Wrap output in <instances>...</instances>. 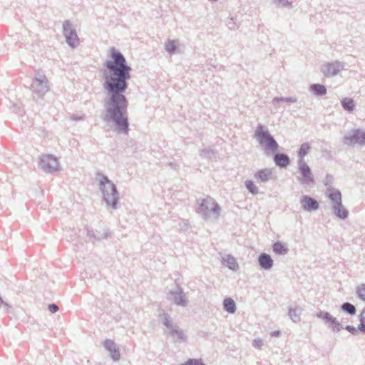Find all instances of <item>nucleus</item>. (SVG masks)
<instances>
[{
    "instance_id": "18",
    "label": "nucleus",
    "mask_w": 365,
    "mask_h": 365,
    "mask_svg": "<svg viewBox=\"0 0 365 365\" xmlns=\"http://www.w3.org/2000/svg\"><path fill=\"white\" fill-rule=\"evenodd\" d=\"M272 171L268 169L262 170L257 173V178L261 181H267L270 179Z\"/></svg>"
},
{
    "instance_id": "16",
    "label": "nucleus",
    "mask_w": 365,
    "mask_h": 365,
    "mask_svg": "<svg viewBox=\"0 0 365 365\" xmlns=\"http://www.w3.org/2000/svg\"><path fill=\"white\" fill-rule=\"evenodd\" d=\"M223 263L225 266L228 267L230 269L232 270H235L238 264L235 260V259L232 256H227L223 259Z\"/></svg>"
},
{
    "instance_id": "10",
    "label": "nucleus",
    "mask_w": 365,
    "mask_h": 365,
    "mask_svg": "<svg viewBox=\"0 0 365 365\" xmlns=\"http://www.w3.org/2000/svg\"><path fill=\"white\" fill-rule=\"evenodd\" d=\"M258 260L260 266L265 269H270L273 265V260L267 254H261Z\"/></svg>"
},
{
    "instance_id": "3",
    "label": "nucleus",
    "mask_w": 365,
    "mask_h": 365,
    "mask_svg": "<svg viewBox=\"0 0 365 365\" xmlns=\"http://www.w3.org/2000/svg\"><path fill=\"white\" fill-rule=\"evenodd\" d=\"M41 166L48 172H54L60 169L58 159L52 155H43L41 159Z\"/></svg>"
},
{
    "instance_id": "28",
    "label": "nucleus",
    "mask_w": 365,
    "mask_h": 365,
    "mask_svg": "<svg viewBox=\"0 0 365 365\" xmlns=\"http://www.w3.org/2000/svg\"><path fill=\"white\" fill-rule=\"evenodd\" d=\"M329 324H330V327H331V329L334 331H340L341 327L340 324L336 321V319H335V323L334 322H331Z\"/></svg>"
},
{
    "instance_id": "19",
    "label": "nucleus",
    "mask_w": 365,
    "mask_h": 365,
    "mask_svg": "<svg viewBox=\"0 0 365 365\" xmlns=\"http://www.w3.org/2000/svg\"><path fill=\"white\" fill-rule=\"evenodd\" d=\"M311 90L314 92L316 95H324L327 93V88L321 84H313L311 86Z\"/></svg>"
},
{
    "instance_id": "33",
    "label": "nucleus",
    "mask_w": 365,
    "mask_h": 365,
    "mask_svg": "<svg viewBox=\"0 0 365 365\" xmlns=\"http://www.w3.org/2000/svg\"><path fill=\"white\" fill-rule=\"evenodd\" d=\"M99 181H100V182L103 183V182H106L108 181V179H107V178L103 176L102 178H101L99 180Z\"/></svg>"
},
{
    "instance_id": "9",
    "label": "nucleus",
    "mask_w": 365,
    "mask_h": 365,
    "mask_svg": "<svg viewBox=\"0 0 365 365\" xmlns=\"http://www.w3.org/2000/svg\"><path fill=\"white\" fill-rule=\"evenodd\" d=\"M301 203L304 210H316L319 207L318 202L308 196H304L302 199Z\"/></svg>"
},
{
    "instance_id": "22",
    "label": "nucleus",
    "mask_w": 365,
    "mask_h": 365,
    "mask_svg": "<svg viewBox=\"0 0 365 365\" xmlns=\"http://www.w3.org/2000/svg\"><path fill=\"white\" fill-rule=\"evenodd\" d=\"M359 324L358 326V329L361 332L365 333V310H363L359 317Z\"/></svg>"
},
{
    "instance_id": "35",
    "label": "nucleus",
    "mask_w": 365,
    "mask_h": 365,
    "mask_svg": "<svg viewBox=\"0 0 365 365\" xmlns=\"http://www.w3.org/2000/svg\"><path fill=\"white\" fill-rule=\"evenodd\" d=\"M0 304H4V305H6V304L3 301V299H1V297H0Z\"/></svg>"
},
{
    "instance_id": "17",
    "label": "nucleus",
    "mask_w": 365,
    "mask_h": 365,
    "mask_svg": "<svg viewBox=\"0 0 365 365\" xmlns=\"http://www.w3.org/2000/svg\"><path fill=\"white\" fill-rule=\"evenodd\" d=\"M224 308L230 313H234L236 309L235 303L231 298H227L224 300Z\"/></svg>"
},
{
    "instance_id": "23",
    "label": "nucleus",
    "mask_w": 365,
    "mask_h": 365,
    "mask_svg": "<svg viewBox=\"0 0 365 365\" xmlns=\"http://www.w3.org/2000/svg\"><path fill=\"white\" fill-rule=\"evenodd\" d=\"M301 173L302 175L307 180L311 179V170L309 168L304 164L300 168Z\"/></svg>"
},
{
    "instance_id": "20",
    "label": "nucleus",
    "mask_w": 365,
    "mask_h": 365,
    "mask_svg": "<svg viewBox=\"0 0 365 365\" xmlns=\"http://www.w3.org/2000/svg\"><path fill=\"white\" fill-rule=\"evenodd\" d=\"M317 317L319 318L323 319L324 320H325L326 322H327L329 323H330L331 322H334L335 323V318H334L332 316H331L327 312H319L317 314Z\"/></svg>"
},
{
    "instance_id": "1",
    "label": "nucleus",
    "mask_w": 365,
    "mask_h": 365,
    "mask_svg": "<svg viewBox=\"0 0 365 365\" xmlns=\"http://www.w3.org/2000/svg\"><path fill=\"white\" fill-rule=\"evenodd\" d=\"M105 66L104 88L109 95L106 103L107 113L115 122L118 130L127 133L128 120L124 116L127 101L124 93L128 86L127 81L130 78L131 68L123 54L114 48L110 50V58L106 61Z\"/></svg>"
},
{
    "instance_id": "13",
    "label": "nucleus",
    "mask_w": 365,
    "mask_h": 365,
    "mask_svg": "<svg viewBox=\"0 0 365 365\" xmlns=\"http://www.w3.org/2000/svg\"><path fill=\"white\" fill-rule=\"evenodd\" d=\"M343 108L349 112H352L355 108V103L352 98H344L341 101Z\"/></svg>"
},
{
    "instance_id": "27",
    "label": "nucleus",
    "mask_w": 365,
    "mask_h": 365,
    "mask_svg": "<svg viewBox=\"0 0 365 365\" xmlns=\"http://www.w3.org/2000/svg\"><path fill=\"white\" fill-rule=\"evenodd\" d=\"M181 365H205L201 361L197 359H189Z\"/></svg>"
},
{
    "instance_id": "32",
    "label": "nucleus",
    "mask_w": 365,
    "mask_h": 365,
    "mask_svg": "<svg viewBox=\"0 0 365 365\" xmlns=\"http://www.w3.org/2000/svg\"><path fill=\"white\" fill-rule=\"evenodd\" d=\"M247 188L250 190V192H252V193H254V190H253V187H255V184H252V183H250V184H247Z\"/></svg>"
},
{
    "instance_id": "26",
    "label": "nucleus",
    "mask_w": 365,
    "mask_h": 365,
    "mask_svg": "<svg viewBox=\"0 0 365 365\" xmlns=\"http://www.w3.org/2000/svg\"><path fill=\"white\" fill-rule=\"evenodd\" d=\"M176 48L174 41H169L165 44V48L168 52H173Z\"/></svg>"
},
{
    "instance_id": "7",
    "label": "nucleus",
    "mask_w": 365,
    "mask_h": 365,
    "mask_svg": "<svg viewBox=\"0 0 365 365\" xmlns=\"http://www.w3.org/2000/svg\"><path fill=\"white\" fill-rule=\"evenodd\" d=\"M64 34L69 45L74 47L78 44V40L76 34L72 31L68 22L63 24Z\"/></svg>"
},
{
    "instance_id": "6",
    "label": "nucleus",
    "mask_w": 365,
    "mask_h": 365,
    "mask_svg": "<svg viewBox=\"0 0 365 365\" xmlns=\"http://www.w3.org/2000/svg\"><path fill=\"white\" fill-rule=\"evenodd\" d=\"M218 210L219 209L217 205L210 197L203 199L200 205V207H198V212L202 213L205 215H208L210 212H217Z\"/></svg>"
},
{
    "instance_id": "30",
    "label": "nucleus",
    "mask_w": 365,
    "mask_h": 365,
    "mask_svg": "<svg viewBox=\"0 0 365 365\" xmlns=\"http://www.w3.org/2000/svg\"><path fill=\"white\" fill-rule=\"evenodd\" d=\"M346 329L353 334H355L357 332V329L353 326H346Z\"/></svg>"
},
{
    "instance_id": "34",
    "label": "nucleus",
    "mask_w": 365,
    "mask_h": 365,
    "mask_svg": "<svg viewBox=\"0 0 365 365\" xmlns=\"http://www.w3.org/2000/svg\"><path fill=\"white\" fill-rule=\"evenodd\" d=\"M279 334H280V331H274V332L272 334V336H279Z\"/></svg>"
},
{
    "instance_id": "31",
    "label": "nucleus",
    "mask_w": 365,
    "mask_h": 365,
    "mask_svg": "<svg viewBox=\"0 0 365 365\" xmlns=\"http://www.w3.org/2000/svg\"><path fill=\"white\" fill-rule=\"evenodd\" d=\"M48 309L51 312L54 313L58 311V307L56 304H50Z\"/></svg>"
},
{
    "instance_id": "12",
    "label": "nucleus",
    "mask_w": 365,
    "mask_h": 365,
    "mask_svg": "<svg viewBox=\"0 0 365 365\" xmlns=\"http://www.w3.org/2000/svg\"><path fill=\"white\" fill-rule=\"evenodd\" d=\"M328 195L329 199L333 202L334 205L341 203V195L339 190L330 189L329 190Z\"/></svg>"
},
{
    "instance_id": "29",
    "label": "nucleus",
    "mask_w": 365,
    "mask_h": 365,
    "mask_svg": "<svg viewBox=\"0 0 365 365\" xmlns=\"http://www.w3.org/2000/svg\"><path fill=\"white\" fill-rule=\"evenodd\" d=\"M253 346L257 348H261L263 345V341L261 339H257L253 341Z\"/></svg>"
},
{
    "instance_id": "25",
    "label": "nucleus",
    "mask_w": 365,
    "mask_h": 365,
    "mask_svg": "<svg viewBox=\"0 0 365 365\" xmlns=\"http://www.w3.org/2000/svg\"><path fill=\"white\" fill-rule=\"evenodd\" d=\"M358 297L363 301H365V284H361L357 288Z\"/></svg>"
},
{
    "instance_id": "5",
    "label": "nucleus",
    "mask_w": 365,
    "mask_h": 365,
    "mask_svg": "<svg viewBox=\"0 0 365 365\" xmlns=\"http://www.w3.org/2000/svg\"><path fill=\"white\" fill-rule=\"evenodd\" d=\"M103 197L108 205L114 207L117 203V191L114 184H103Z\"/></svg>"
},
{
    "instance_id": "8",
    "label": "nucleus",
    "mask_w": 365,
    "mask_h": 365,
    "mask_svg": "<svg viewBox=\"0 0 365 365\" xmlns=\"http://www.w3.org/2000/svg\"><path fill=\"white\" fill-rule=\"evenodd\" d=\"M103 346L110 352V356L114 361H118L120 359V352L116 346V344L113 340H106L103 342Z\"/></svg>"
},
{
    "instance_id": "24",
    "label": "nucleus",
    "mask_w": 365,
    "mask_h": 365,
    "mask_svg": "<svg viewBox=\"0 0 365 365\" xmlns=\"http://www.w3.org/2000/svg\"><path fill=\"white\" fill-rule=\"evenodd\" d=\"M341 307L344 311L349 313L350 314H354L356 313L355 307L351 304L344 303Z\"/></svg>"
},
{
    "instance_id": "4",
    "label": "nucleus",
    "mask_w": 365,
    "mask_h": 365,
    "mask_svg": "<svg viewBox=\"0 0 365 365\" xmlns=\"http://www.w3.org/2000/svg\"><path fill=\"white\" fill-rule=\"evenodd\" d=\"M344 143L347 145L364 144L365 132L360 129L351 130V133L344 138Z\"/></svg>"
},
{
    "instance_id": "21",
    "label": "nucleus",
    "mask_w": 365,
    "mask_h": 365,
    "mask_svg": "<svg viewBox=\"0 0 365 365\" xmlns=\"http://www.w3.org/2000/svg\"><path fill=\"white\" fill-rule=\"evenodd\" d=\"M311 147L308 143H303L299 150V155L301 158L304 157L310 150Z\"/></svg>"
},
{
    "instance_id": "11",
    "label": "nucleus",
    "mask_w": 365,
    "mask_h": 365,
    "mask_svg": "<svg viewBox=\"0 0 365 365\" xmlns=\"http://www.w3.org/2000/svg\"><path fill=\"white\" fill-rule=\"evenodd\" d=\"M274 160L277 165L282 168H286L289 164V157L283 153L276 154Z\"/></svg>"
},
{
    "instance_id": "2",
    "label": "nucleus",
    "mask_w": 365,
    "mask_h": 365,
    "mask_svg": "<svg viewBox=\"0 0 365 365\" xmlns=\"http://www.w3.org/2000/svg\"><path fill=\"white\" fill-rule=\"evenodd\" d=\"M255 137L259 143L264 145L266 150L275 152L278 149V144L274 139L262 126H258L255 131Z\"/></svg>"
},
{
    "instance_id": "14",
    "label": "nucleus",
    "mask_w": 365,
    "mask_h": 365,
    "mask_svg": "<svg viewBox=\"0 0 365 365\" xmlns=\"http://www.w3.org/2000/svg\"><path fill=\"white\" fill-rule=\"evenodd\" d=\"M335 214L341 219H345L348 216L347 210L342 206L341 203L333 205Z\"/></svg>"
},
{
    "instance_id": "15",
    "label": "nucleus",
    "mask_w": 365,
    "mask_h": 365,
    "mask_svg": "<svg viewBox=\"0 0 365 365\" xmlns=\"http://www.w3.org/2000/svg\"><path fill=\"white\" fill-rule=\"evenodd\" d=\"M273 251L277 255H285L288 248L284 243L277 242L273 245Z\"/></svg>"
}]
</instances>
